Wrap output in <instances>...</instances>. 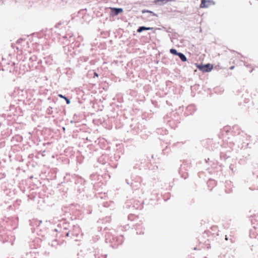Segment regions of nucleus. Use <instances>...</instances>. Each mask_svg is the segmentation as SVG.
Returning <instances> with one entry per match:
<instances>
[{
	"instance_id": "obj_1",
	"label": "nucleus",
	"mask_w": 258,
	"mask_h": 258,
	"mask_svg": "<svg viewBox=\"0 0 258 258\" xmlns=\"http://www.w3.org/2000/svg\"><path fill=\"white\" fill-rule=\"evenodd\" d=\"M197 68L203 73H206L210 72L213 69V66L210 63H208L205 65H198Z\"/></svg>"
},
{
	"instance_id": "obj_2",
	"label": "nucleus",
	"mask_w": 258,
	"mask_h": 258,
	"mask_svg": "<svg viewBox=\"0 0 258 258\" xmlns=\"http://www.w3.org/2000/svg\"><path fill=\"white\" fill-rule=\"evenodd\" d=\"M214 4L215 3L212 0H201L200 7L201 8H207Z\"/></svg>"
},
{
	"instance_id": "obj_3",
	"label": "nucleus",
	"mask_w": 258,
	"mask_h": 258,
	"mask_svg": "<svg viewBox=\"0 0 258 258\" xmlns=\"http://www.w3.org/2000/svg\"><path fill=\"white\" fill-rule=\"evenodd\" d=\"M153 29V28H152V27H146L144 26H142L138 28V29L137 30V32L139 33H141V32H142L144 30H152Z\"/></svg>"
},
{
	"instance_id": "obj_4",
	"label": "nucleus",
	"mask_w": 258,
	"mask_h": 258,
	"mask_svg": "<svg viewBox=\"0 0 258 258\" xmlns=\"http://www.w3.org/2000/svg\"><path fill=\"white\" fill-rule=\"evenodd\" d=\"M111 10L115 15H117L119 13L122 12V9L121 8H111Z\"/></svg>"
},
{
	"instance_id": "obj_5",
	"label": "nucleus",
	"mask_w": 258,
	"mask_h": 258,
	"mask_svg": "<svg viewBox=\"0 0 258 258\" xmlns=\"http://www.w3.org/2000/svg\"><path fill=\"white\" fill-rule=\"evenodd\" d=\"M178 56L182 61H186L187 60L186 57L183 53L179 52Z\"/></svg>"
},
{
	"instance_id": "obj_6",
	"label": "nucleus",
	"mask_w": 258,
	"mask_h": 258,
	"mask_svg": "<svg viewBox=\"0 0 258 258\" xmlns=\"http://www.w3.org/2000/svg\"><path fill=\"white\" fill-rule=\"evenodd\" d=\"M170 52L171 53L173 54H174V55H178L179 53V52H178L176 49H171L170 50Z\"/></svg>"
},
{
	"instance_id": "obj_7",
	"label": "nucleus",
	"mask_w": 258,
	"mask_h": 258,
	"mask_svg": "<svg viewBox=\"0 0 258 258\" xmlns=\"http://www.w3.org/2000/svg\"><path fill=\"white\" fill-rule=\"evenodd\" d=\"M64 99H65V100L66 101L67 103L68 104H70V100H69L68 98L65 97V98H64Z\"/></svg>"
},
{
	"instance_id": "obj_8",
	"label": "nucleus",
	"mask_w": 258,
	"mask_h": 258,
	"mask_svg": "<svg viewBox=\"0 0 258 258\" xmlns=\"http://www.w3.org/2000/svg\"><path fill=\"white\" fill-rule=\"evenodd\" d=\"M98 77V74H97V73L95 72V73H94V78H95V77Z\"/></svg>"
},
{
	"instance_id": "obj_9",
	"label": "nucleus",
	"mask_w": 258,
	"mask_h": 258,
	"mask_svg": "<svg viewBox=\"0 0 258 258\" xmlns=\"http://www.w3.org/2000/svg\"><path fill=\"white\" fill-rule=\"evenodd\" d=\"M58 96L60 97V98H63L64 99V98L66 97L65 96H63L61 94H59L58 95Z\"/></svg>"
},
{
	"instance_id": "obj_10",
	"label": "nucleus",
	"mask_w": 258,
	"mask_h": 258,
	"mask_svg": "<svg viewBox=\"0 0 258 258\" xmlns=\"http://www.w3.org/2000/svg\"><path fill=\"white\" fill-rule=\"evenodd\" d=\"M234 68V66H232L230 68V70H233Z\"/></svg>"
},
{
	"instance_id": "obj_11",
	"label": "nucleus",
	"mask_w": 258,
	"mask_h": 258,
	"mask_svg": "<svg viewBox=\"0 0 258 258\" xmlns=\"http://www.w3.org/2000/svg\"><path fill=\"white\" fill-rule=\"evenodd\" d=\"M69 232H68V233H67V234H66V236H69Z\"/></svg>"
}]
</instances>
